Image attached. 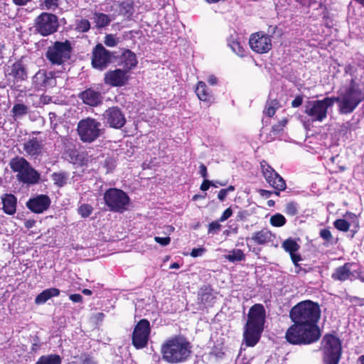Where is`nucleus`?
Returning a JSON list of instances; mask_svg holds the SVG:
<instances>
[{"label":"nucleus","instance_id":"nucleus-1","mask_svg":"<svg viewBox=\"0 0 364 364\" xmlns=\"http://www.w3.org/2000/svg\"><path fill=\"white\" fill-rule=\"evenodd\" d=\"M321 316V310L317 303L310 300L301 301L289 312L294 324L287 331L285 338L293 345L310 344L317 341L321 333L317 323Z\"/></svg>","mask_w":364,"mask_h":364},{"label":"nucleus","instance_id":"nucleus-2","mask_svg":"<svg viewBox=\"0 0 364 364\" xmlns=\"http://www.w3.org/2000/svg\"><path fill=\"white\" fill-rule=\"evenodd\" d=\"M353 67L348 65L345 68V82L338 91L337 97H331L338 104L340 113L347 114L353 112L364 100V92L361 85L353 75Z\"/></svg>","mask_w":364,"mask_h":364},{"label":"nucleus","instance_id":"nucleus-3","mask_svg":"<svg viewBox=\"0 0 364 364\" xmlns=\"http://www.w3.org/2000/svg\"><path fill=\"white\" fill-rule=\"evenodd\" d=\"M191 344L183 336H176L167 339L161 346L164 360L168 363L185 362L191 354Z\"/></svg>","mask_w":364,"mask_h":364},{"label":"nucleus","instance_id":"nucleus-4","mask_svg":"<svg viewBox=\"0 0 364 364\" xmlns=\"http://www.w3.org/2000/svg\"><path fill=\"white\" fill-rule=\"evenodd\" d=\"M265 321V310L263 305L256 304L249 310L247 321L243 333L247 346H255L260 338Z\"/></svg>","mask_w":364,"mask_h":364},{"label":"nucleus","instance_id":"nucleus-5","mask_svg":"<svg viewBox=\"0 0 364 364\" xmlns=\"http://www.w3.org/2000/svg\"><path fill=\"white\" fill-rule=\"evenodd\" d=\"M11 170L17 172V178L19 181L27 184H36L40 180V174L23 157L13 158L9 163Z\"/></svg>","mask_w":364,"mask_h":364},{"label":"nucleus","instance_id":"nucleus-6","mask_svg":"<svg viewBox=\"0 0 364 364\" xmlns=\"http://www.w3.org/2000/svg\"><path fill=\"white\" fill-rule=\"evenodd\" d=\"M77 132L82 142L92 143L103 134V129L99 121L87 117L78 122Z\"/></svg>","mask_w":364,"mask_h":364},{"label":"nucleus","instance_id":"nucleus-7","mask_svg":"<svg viewBox=\"0 0 364 364\" xmlns=\"http://www.w3.org/2000/svg\"><path fill=\"white\" fill-rule=\"evenodd\" d=\"M333 105V100L327 97L323 100L309 101L305 106V114L312 123L322 122L327 117L328 108Z\"/></svg>","mask_w":364,"mask_h":364},{"label":"nucleus","instance_id":"nucleus-8","mask_svg":"<svg viewBox=\"0 0 364 364\" xmlns=\"http://www.w3.org/2000/svg\"><path fill=\"white\" fill-rule=\"evenodd\" d=\"M104 200L109 210L123 213L128 209L130 203L129 196L122 190L111 188L104 193Z\"/></svg>","mask_w":364,"mask_h":364},{"label":"nucleus","instance_id":"nucleus-9","mask_svg":"<svg viewBox=\"0 0 364 364\" xmlns=\"http://www.w3.org/2000/svg\"><path fill=\"white\" fill-rule=\"evenodd\" d=\"M71 52L72 46L69 41H56L48 48L46 57L53 65H60L70 59Z\"/></svg>","mask_w":364,"mask_h":364},{"label":"nucleus","instance_id":"nucleus-10","mask_svg":"<svg viewBox=\"0 0 364 364\" xmlns=\"http://www.w3.org/2000/svg\"><path fill=\"white\" fill-rule=\"evenodd\" d=\"M322 344L324 364H338L341 353L339 339L333 335H326L322 340Z\"/></svg>","mask_w":364,"mask_h":364},{"label":"nucleus","instance_id":"nucleus-11","mask_svg":"<svg viewBox=\"0 0 364 364\" xmlns=\"http://www.w3.org/2000/svg\"><path fill=\"white\" fill-rule=\"evenodd\" d=\"M36 30L42 36H46L55 33L58 28V20L55 15L42 13L36 19Z\"/></svg>","mask_w":364,"mask_h":364},{"label":"nucleus","instance_id":"nucleus-12","mask_svg":"<svg viewBox=\"0 0 364 364\" xmlns=\"http://www.w3.org/2000/svg\"><path fill=\"white\" fill-rule=\"evenodd\" d=\"M150 331L148 320L141 319L137 323L132 333V343L136 348H143L147 345Z\"/></svg>","mask_w":364,"mask_h":364},{"label":"nucleus","instance_id":"nucleus-13","mask_svg":"<svg viewBox=\"0 0 364 364\" xmlns=\"http://www.w3.org/2000/svg\"><path fill=\"white\" fill-rule=\"evenodd\" d=\"M251 49L257 53H266L272 48V40L264 32L252 33L249 39Z\"/></svg>","mask_w":364,"mask_h":364},{"label":"nucleus","instance_id":"nucleus-14","mask_svg":"<svg viewBox=\"0 0 364 364\" xmlns=\"http://www.w3.org/2000/svg\"><path fill=\"white\" fill-rule=\"evenodd\" d=\"M264 177L274 188L282 191L286 188L284 180L264 161L260 163Z\"/></svg>","mask_w":364,"mask_h":364},{"label":"nucleus","instance_id":"nucleus-15","mask_svg":"<svg viewBox=\"0 0 364 364\" xmlns=\"http://www.w3.org/2000/svg\"><path fill=\"white\" fill-rule=\"evenodd\" d=\"M102 116L105 123L114 129H120L126 123L124 114L117 107L108 108Z\"/></svg>","mask_w":364,"mask_h":364},{"label":"nucleus","instance_id":"nucleus-16","mask_svg":"<svg viewBox=\"0 0 364 364\" xmlns=\"http://www.w3.org/2000/svg\"><path fill=\"white\" fill-rule=\"evenodd\" d=\"M111 60V53L102 44H97L92 51V65L94 68L103 70Z\"/></svg>","mask_w":364,"mask_h":364},{"label":"nucleus","instance_id":"nucleus-17","mask_svg":"<svg viewBox=\"0 0 364 364\" xmlns=\"http://www.w3.org/2000/svg\"><path fill=\"white\" fill-rule=\"evenodd\" d=\"M127 73L123 69L109 71L105 75V83L113 87H121L128 80Z\"/></svg>","mask_w":364,"mask_h":364},{"label":"nucleus","instance_id":"nucleus-18","mask_svg":"<svg viewBox=\"0 0 364 364\" xmlns=\"http://www.w3.org/2000/svg\"><path fill=\"white\" fill-rule=\"evenodd\" d=\"M50 204V200L46 195H39L29 199L26 205L29 210L35 213H41L46 210Z\"/></svg>","mask_w":364,"mask_h":364},{"label":"nucleus","instance_id":"nucleus-19","mask_svg":"<svg viewBox=\"0 0 364 364\" xmlns=\"http://www.w3.org/2000/svg\"><path fill=\"white\" fill-rule=\"evenodd\" d=\"M43 146L36 138H33L23 144V150L28 156L34 159L42 154Z\"/></svg>","mask_w":364,"mask_h":364},{"label":"nucleus","instance_id":"nucleus-20","mask_svg":"<svg viewBox=\"0 0 364 364\" xmlns=\"http://www.w3.org/2000/svg\"><path fill=\"white\" fill-rule=\"evenodd\" d=\"M80 97L82 102L90 106L95 107L102 102V95L100 92L91 88L85 90L81 92Z\"/></svg>","mask_w":364,"mask_h":364},{"label":"nucleus","instance_id":"nucleus-21","mask_svg":"<svg viewBox=\"0 0 364 364\" xmlns=\"http://www.w3.org/2000/svg\"><path fill=\"white\" fill-rule=\"evenodd\" d=\"M350 263H346L344 265L337 267L332 274V278L341 282L355 279V275L350 271Z\"/></svg>","mask_w":364,"mask_h":364},{"label":"nucleus","instance_id":"nucleus-22","mask_svg":"<svg viewBox=\"0 0 364 364\" xmlns=\"http://www.w3.org/2000/svg\"><path fill=\"white\" fill-rule=\"evenodd\" d=\"M282 246L289 253L293 263L297 266V262L301 259L300 255L296 253L299 249L298 243L294 240L289 238L283 242Z\"/></svg>","mask_w":364,"mask_h":364},{"label":"nucleus","instance_id":"nucleus-23","mask_svg":"<svg viewBox=\"0 0 364 364\" xmlns=\"http://www.w3.org/2000/svg\"><path fill=\"white\" fill-rule=\"evenodd\" d=\"M137 59L134 53L130 50H126L120 57V65L123 70L128 73L137 65Z\"/></svg>","mask_w":364,"mask_h":364},{"label":"nucleus","instance_id":"nucleus-24","mask_svg":"<svg viewBox=\"0 0 364 364\" xmlns=\"http://www.w3.org/2000/svg\"><path fill=\"white\" fill-rule=\"evenodd\" d=\"M3 210L5 213L12 215L16 211L17 199L12 194H4L1 196Z\"/></svg>","mask_w":364,"mask_h":364},{"label":"nucleus","instance_id":"nucleus-25","mask_svg":"<svg viewBox=\"0 0 364 364\" xmlns=\"http://www.w3.org/2000/svg\"><path fill=\"white\" fill-rule=\"evenodd\" d=\"M273 235L267 229H262L258 232H254L251 240L257 245H264L272 240Z\"/></svg>","mask_w":364,"mask_h":364},{"label":"nucleus","instance_id":"nucleus-26","mask_svg":"<svg viewBox=\"0 0 364 364\" xmlns=\"http://www.w3.org/2000/svg\"><path fill=\"white\" fill-rule=\"evenodd\" d=\"M60 294V290L56 288H50L43 291L39 294L35 299L37 304H42L46 302L48 299L53 296H57Z\"/></svg>","mask_w":364,"mask_h":364},{"label":"nucleus","instance_id":"nucleus-27","mask_svg":"<svg viewBox=\"0 0 364 364\" xmlns=\"http://www.w3.org/2000/svg\"><path fill=\"white\" fill-rule=\"evenodd\" d=\"M34 77L36 80H42V85L45 87L55 85V80L51 72L46 73L43 71H39L36 74Z\"/></svg>","mask_w":364,"mask_h":364},{"label":"nucleus","instance_id":"nucleus-28","mask_svg":"<svg viewBox=\"0 0 364 364\" xmlns=\"http://www.w3.org/2000/svg\"><path fill=\"white\" fill-rule=\"evenodd\" d=\"M196 93L200 100L209 102L211 100V93L208 90L205 83L199 81L196 88Z\"/></svg>","mask_w":364,"mask_h":364},{"label":"nucleus","instance_id":"nucleus-29","mask_svg":"<svg viewBox=\"0 0 364 364\" xmlns=\"http://www.w3.org/2000/svg\"><path fill=\"white\" fill-rule=\"evenodd\" d=\"M228 44L237 55L243 57L245 55V50L237 38L231 36L228 40Z\"/></svg>","mask_w":364,"mask_h":364},{"label":"nucleus","instance_id":"nucleus-30","mask_svg":"<svg viewBox=\"0 0 364 364\" xmlns=\"http://www.w3.org/2000/svg\"><path fill=\"white\" fill-rule=\"evenodd\" d=\"M17 81L24 80L27 75L25 69L21 63H16L12 65L11 71L9 73Z\"/></svg>","mask_w":364,"mask_h":364},{"label":"nucleus","instance_id":"nucleus-31","mask_svg":"<svg viewBox=\"0 0 364 364\" xmlns=\"http://www.w3.org/2000/svg\"><path fill=\"white\" fill-rule=\"evenodd\" d=\"M93 18L97 28L105 27L111 21L109 16L102 13H95Z\"/></svg>","mask_w":364,"mask_h":364},{"label":"nucleus","instance_id":"nucleus-32","mask_svg":"<svg viewBox=\"0 0 364 364\" xmlns=\"http://www.w3.org/2000/svg\"><path fill=\"white\" fill-rule=\"evenodd\" d=\"M36 364H61V358L55 354L43 355L38 359Z\"/></svg>","mask_w":364,"mask_h":364},{"label":"nucleus","instance_id":"nucleus-33","mask_svg":"<svg viewBox=\"0 0 364 364\" xmlns=\"http://www.w3.org/2000/svg\"><path fill=\"white\" fill-rule=\"evenodd\" d=\"M51 178L55 185L63 187L67 183L68 174L65 172L53 173Z\"/></svg>","mask_w":364,"mask_h":364},{"label":"nucleus","instance_id":"nucleus-34","mask_svg":"<svg viewBox=\"0 0 364 364\" xmlns=\"http://www.w3.org/2000/svg\"><path fill=\"white\" fill-rule=\"evenodd\" d=\"M225 258L231 262H240L245 259V256L243 252L240 249H235L225 256Z\"/></svg>","mask_w":364,"mask_h":364},{"label":"nucleus","instance_id":"nucleus-35","mask_svg":"<svg viewBox=\"0 0 364 364\" xmlns=\"http://www.w3.org/2000/svg\"><path fill=\"white\" fill-rule=\"evenodd\" d=\"M28 112V107L23 104H16L15 105L11 110L13 114V117L14 118L21 117L22 116L26 115Z\"/></svg>","mask_w":364,"mask_h":364},{"label":"nucleus","instance_id":"nucleus-36","mask_svg":"<svg viewBox=\"0 0 364 364\" xmlns=\"http://www.w3.org/2000/svg\"><path fill=\"white\" fill-rule=\"evenodd\" d=\"M286 223V218L280 213L273 215L270 218V224L274 227H282Z\"/></svg>","mask_w":364,"mask_h":364},{"label":"nucleus","instance_id":"nucleus-37","mask_svg":"<svg viewBox=\"0 0 364 364\" xmlns=\"http://www.w3.org/2000/svg\"><path fill=\"white\" fill-rule=\"evenodd\" d=\"M90 28V23L88 20L81 18L80 20H77L75 23V30L84 33L89 31Z\"/></svg>","mask_w":364,"mask_h":364},{"label":"nucleus","instance_id":"nucleus-38","mask_svg":"<svg viewBox=\"0 0 364 364\" xmlns=\"http://www.w3.org/2000/svg\"><path fill=\"white\" fill-rule=\"evenodd\" d=\"M92 210H93V208L90 205L82 204L78 208V213L82 218H87L91 215V213H92Z\"/></svg>","mask_w":364,"mask_h":364},{"label":"nucleus","instance_id":"nucleus-39","mask_svg":"<svg viewBox=\"0 0 364 364\" xmlns=\"http://www.w3.org/2000/svg\"><path fill=\"white\" fill-rule=\"evenodd\" d=\"M119 42V38L113 34H107L104 43L108 47H114Z\"/></svg>","mask_w":364,"mask_h":364},{"label":"nucleus","instance_id":"nucleus-40","mask_svg":"<svg viewBox=\"0 0 364 364\" xmlns=\"http://www.w3.org/2000/svg\"><path fill=\"white\" fill-rule=\"evenodd\" d=\"M333 224L336 229L343 232H347L350 228V224L344 219H338Z\"/></svg>","mask_w":364,"mask_h":364},{"label":"nucleus","instance_id":"nucleus-41","mask_svg":"<svg viewBox=\"0 0 364 364\" xmlns=\"http://www.w3.org/2000/svg\"><path fill=\"white\" fill-rule=\"evenodd\" d=\"M278 103L275 101H272L267 104L266 108H265V113L269 117H272L277 108Z\"/></svg>","mask_w":364,"mask_h":364},{"label":"nucleus","instance_id":"nucleus-42","mask_svg":"<svg viewBox=\"0 0 364 364\" xmlns=\"http://www.w3.org/2000/svg\"><path fill=\"white\" fill-rule=\"evenodd\" d=\"M320 237L328 243H333V238L331 231L328 229H322L319 232Z\"/></svg>","mask_w":364,"mask_h":364},{"label":"nucleus","instance_id":"nucleus-43","mask_svg":"<svg viewBox=\"0 0 364 364\" xmlns=\"http://www.w3.org/2000/svg\"><path fill=\"white\" fill-rule=\"evenodd\" d=\"M285 213L291 216L295 215L298 213L297 205L294 203H289L286 205Z\"/></svg>","mask_w":364,"mask_h":364},{"label":"nucleus","instance_id":"nucleus-44","mask_svg":"<svg viewBox=\"0 0 364 364\" xmlns=\"http://www.w3.org/2000/svg\"><path fill=\"white\" fill-rule=\"evenodd\" d=\"M220 228L221 225L219 221L212 222L208 225V233H216L220 231Z\"/></svg>","mask_w":364,"mask_h":364},{"label":"nucleus","instance_id":"nucleus-45","mask_svg":"<svg viewBox=\"0 0 364 364\" xmlns=\"http://www.w3.org/2000/svg\"><path fill=\"white\" fill-rule=\"evenodd\" d=\"M44 5L46 9L55 10L58 5V0H45Z\"/></svg>","mask_w":364,"mask_h":364},{"label":"nucleus","instance_id":"nucleus-46","mask_svg":"<svg viewBox=\"0 0 364 364\" xmlns=\"http://www.w3.org/2000/svg\"><path fill=\"white\" fill-rule=\"evenodd\" d=\"M154 240L155 242H156L157 243L160 244L162 246H166L169 245L171 242V238L169 237H162L156 236L154 237Z\"/></svg>","mask_w":364,"mask_h":364},{"label":"nucleus","instance_id":"nucleus-47","mask_svg":"<svg viewBox=\"0 0 364 364\" xmlns=\"http://www.w3.org/2000/svg\"><path fill=\"white\" fill-rule=\"evenodd\" d=\"M232 214V210L230 208H227L222 214L219 219V222H224L228 220Z\"/></svg>","mask_w":364,"mask_h":364},{"label":"nucleus","instance_id":"nucleus-48","mask_svg":"<svg viewBox=\"0 0 364 364\" xmlns=\"http://www.w3.org/2000/svg\"><path fill=\"white\" fill-rule=\"evenodd\" d=\"M72 364H95V361L88 357H85V358H80L76 362H73Z\"/></svg>","mask_w":364,"mask_h":364},{"label":"nucleus","instance_id":"nucleus-49","mask_svg":"<svg viewBox=\"0 0 364 364\" xmlns=\"http://www.w3.org/2000/svg\"><path fill=\"white\" fill-rule=\"evenodd\" d=\"M205 251L204 248H194L191 252V256L193 257L202 256Z\"/></svg>","mask_w":364,"mask_h":364},{"label":"nucleus","instance_id":"nucleus-50","mask_svg":"<svg viewBox=\"0 0 364 364\" xmlns=\"http://www.w3.org/2000/svg\"><path fill=\"white\" fill-rule=\"evenodd\" d=\"M250 213L247 210H240L236 216L237 220H245L248 216Z\"/></svg>","mask_w":364,"mask_h":364},{"label":"nucleus","instance_id":"nucleus-51","mask_svg":"<svg viewBox=\"0 0 364 364\" xmlns=\"http://www.w3.org/2000/svg\"><path fill=\"white\" fill-rule=\"evenodd\" d=\"M69 298L72 301L75 303H80L82 301V296L80 294H70Z\"/></svg>","mask_w":364,"mask_h":364},{"label":"nucleus","instance_id":"nucleus-52","mask_svg":"<svg viewBox=\"0 0 364 364\" xmlns=\"http://www.w3.org/2000/svg\"><path fill=\"white\" fill-rule=\"evenodd\" d=\"M302 102L303 97L301 96H296L291 102V106L293 107H298L302 104Z\"/></svg>","mask_w":364,"mask_h":364},{"label":"nucleus","instance_id":"nucleus-53","mask_svg":"<svg viewBox=\"0 0 364 364\" xmlns=\"http://www.w3.org/2000/svg\"><path fill=\"white\" fill-rule=\"evenodd\" d=\"M199 171H200V173L202 176V177H203L205 178H207V176H208L207 168L204 164H200V166L199 167Z\"/></svg>","mask_w":364,"mask_h":364},{"label":"nucleus","instance_id":"nucleus-54","mask_svg":"<svg viewBox=\"0 0 364 364\" xmlns=\"http://www.w3.org/2000/svg\"><path fill=\"white\" fill-rule=\"evenodd\" d=\"M211 185V181L205 180L200 186V190L203 191H207Z\"/></svg>","mask_w":364,"mask_h":364},{"label":"nucleus","instance_id":"nucleus-55","mask_svg":"<svg viewBox=\"0 0 364 364\" xmlns=\"http://www.w3.org/2000/svg\"><path fill=\"white\" fill-rule=\"evenodd\" d=\"M227 195V191L221 189L218 194V198L220 201H223L226 198Z\"/></svg>","mask_w":364,"mask_h":364},{"label":"nucleus","instance_id":"nucleus-56","mask_svg":"<svg viewBox=\"0 0 364 364\" xmlns=\"http://www.w3.org/2000/svg\"><path fill=\"white\" fill-rule=\"evenodd\" d=\"M272 130L274 134H277L282 130V128L280 124H276L272 127Z\"/></svg>","mask_w":364,"mask_h":364},{"label":"nucleus","instance_id":"nucleus-57","mask_svg":"<svg viewBox=\"0 0 364 364\" xmlns=\"http://www.w3.org/2000/svg\"><path fill=\"white\" fill-rule=\"evenodd\" d=\"M209 299H212V295L209 294H204L201 296V301L205 303Z\"/></svg>","mask_w":364,"mask_h":364},{"label":"nucleus","instance_id":"nucleus-58","mask_svg":"<svg viewBox=\"0 0 364 364\" xmlns=\"http://www.w3.org/2000/svg\"><path fill=\"white\" fill-rule=\"evenodd\" d=\"M208 82L209 84L214 85L217 83V78L214 75H210L208 79Z\"/></svg>","mask_w":364,"mask_h":364},{"label":"nucleus","instance_id":"nucleus-59","mask_svg":"<svg viewBox=\"0 0 364 364\" xmlns=\"http://www.w3.org/2000/svg\"><path fill=\"white\" fill-rule=\"evenodd\" d=\"M34 224H35V221L31 220H28L25 222V226L27 228H31L34 225Z\"/></svg>","mask_w":364,"mask_h":364},{"label":"nucleus","instance_id":"nucleus-60","mask_svg":"<svg viewBox=\"0 0 364 364\" xmlns=\"http://www.w3.org/2000/svg\"><path fill=\"white\" fill-rule=\"evenodd\" d=\"M277 30V26H269V29H268V33H271V34H274L276 33Z\"/></svg>","mask_w":364,"mask_h":364},{"label":"nucleus","instance_id":"nucleus-61","mask_svg":"<svg viewBox=\"0 0 364 364\" xmlns=\"http://www.w3.org/2000/svg\"><path fill=\"white\" fill-rule=\"evenodd\" d=\"M225 191H227V193L229 192H232L235 191V187L233 186H230L227 188H224Z\"/></svg>","mask_w":364,"mask_h":364},{"label":"nucleus","instance_id":"nucleus-62","mask_svg":"<svg viewBox=\"0 0 364 364\" xmlns=\"http://www.w3.org/2000/svg\"><path fill=\"white\" fill-rule=\"evenodd\" d=\"M180 267V264L177 262L173 263L171 266V269H178Z\"/></svg>","mask_w":364,"mask_h":364},{"label":"nucleus","instance_id":"nucleus-63","mask_svg":"<svg viewBox=\"0 0 364 364\" xmlns=\"http://www.w3.org/2000/svg\"><path fill=\"white\" fill-rule=\"evenodd\" d=\"M358 364H364V355H361L358 359Z\"/></svg>","mask_w":364,"mask_h":364},{"label":"nucleus","instance_id":"nucleus-64","mask_svg":"<svg viewBox=\"0 0 364 364\" xmlns=\"http://www.w3.org/2000/svg\"><path fill=\"white\" fill-rule=\"evenodd\" d=\"M82 293L85 295H91L92 294V291L90 290V289H85L82 290Z\"/></svg>","mask_w":364,"mask_h":364}]
</instances>
